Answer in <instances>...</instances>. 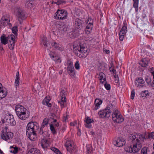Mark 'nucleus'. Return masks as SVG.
Returning <instances> with one entry per match:
<instances>
[{
  "label": "nucleus",
  "instance_id": "nucleus-41",
  "mask_svg": "<svg viewBox=\"0 0 154 154\" xmlns=\"http://www.w3.org/2000/svg\"><path fill=\"white\" fill-rule=\"evenodd\" d=\"M49 98L46 97L42 101V103L43 105H45L46 103H48L50 101Z\"/></svg>",
  "mask_w": 154,
  "mask_h": 154
},
{
  "label": "nucleus",
  "instance_id": "nucleus-21",
  "mask_svg": "<svg viewBox=\"0 0 154 154\" xmlns=\"http://www.w3.org/2000/svg\"><path fill=\"white\" fill-rule=\"evenodd\" d=\"M40 144L41 146L44 149L47 148L49 146L48 140L43 138L41 140Z\"/></svg>",
  "mask_w": 154,
  "mask_h": 154
},
{
  "label": "nucleus",
  "instance_id": "nucleus-45",
  "mask_svg": "<svg viewBox=\"0 0 154 154\" xmlns=\"http://www.w3.org/2000/svg\"><path fill=\"white\" fill-rule=\"evenodd\" d=\"M75 68L76 69H79L80 68V65L79 63V61H77L75 62Z\"/></svg>",
  "mask_w": 154,
  "mask_h": 154
},
{
  "label": "nucleus",
  "instance_id": "nucleus-19",
  "mask_svg": "<svg viewBox=\"0 0 154 154\" xmlns=\"http://www.w3.org/2000/svg\"><path fill=\"white\" fill-rule=\"evenodd\" d=\"M41 44L44 45L45 47L48 48H50V44L48 41H47V38L43 35L41 38Z\"/></svg>",
  "mask_w": 154,
  "mask_h": 154
},
{
  "label": "nucleus",
  "instance_id": "nucleus-54",
  "mask_svg": "<svg viewBox=\"0 0 154 154\" xmlns=\"http://www.w3.org/2000/svg\"><path fill=\"white\" fill-rule=\"evenodd\" d=\"M150 71L151 72V74L153 75V78H154V68L152 67L150 69Z\"/></svg>",
  "mask_w": 154,
  "mask_h": 154
},
{
  "label": "nucleus",
  "instance_id": "nucleus-5",
  "mask_svg": "<svg viewBox=\"0 0 154 154\" xmlns=\"http://www.w3.org/2000/svg\"><path fill=\"white\" fill-rule=\"evenodd\" d=\"M26 109L20 105L16 106L15 111L18 117L20 119L25 120L29 117V115H26Z\"/></svg>",
  "mask_w": 154,
  "mask_h": 154
},
{
  "label": "nucleus",
  "instance_id": "nucleus-39",
  "mask_svg": "<svg viewBox=\"0 0 154 154\" xmlns=\"http://www.w3.org/2000/svg\"><path fill=\"white\" fill-rule=\"evenodd\" d=\"M50 129L51 131L54 134H57V132L55 129L54 125L52 124L50 125Z\"/></svg>",
  "mask_w": 154,
  "mask_h": 154
},
{
  "label": "nucleus",
  "instance_id": "nucleus-63",
  "mask_svg": "<svg viewBox=\"0 0 154 154\" xmlns=\"http://www.w3.org/2000/svg\"><path fill=\"white\" fill-rule=\"evenodd\" d=\"M4 49L2 47V43H0V50L2 51Z\"/></svg>",
  "mask_w": 154,
  "mask_h": 154
},
{
  "label": "nucleus",
  "instance_id": "nucleus-64",
  "mask_svg": "<svg viewBox=\"0 0 154 154\" xmlns=\"http://www.w3.org/2000/svg\"><path fill=\"white\" fill-rule=\"evenodd\" d=\"M77 134L78 135L80 136L81 135V130L80 129H78V132Z\"/></svg>",
  "mask_w": 154,
  "mask_h": 154
},
{
  "label": "nucleus",
  "instance_id": "nucleus-31",
  "mask_svg": "<svg viewBox=\"0 0 154 154\" xmlns=\"http://www.w3.org/2000/svg\"><path fill=\"white\" fill-rule=\"evenodd\" d=\"M7 94V91H4L3 89L0 90V98L2 99L5 97Z\"/></svg>",
  "mask_w": 154,
  "mask_h": 154
},
{
  "label": "nucleus",
  "instance_id": "nucleus-29",
  "mask_svg": "<svg viewBox=\"0 0 154 154\" xmlns=\"http://www.w3.org/2000/svg\"><path fill=\"white\" fill-rule=\"evenodd\" d=\"M9 151L11 153H13L15 154L18 152V148L17 147H14L12 146H11L10 147Z\"/></svg>",
  "mask_w": 154,
  "mask_h": 154
},
{
  "label": "nucleus",
  "instance_id": "nucleus-50",
  "mask_svg": "<svg viewBox=\"0 0 154 154\" xmlns=\"http://www.w3.org/2000/svg\"><path fill=\"white\" fill-rule=\"evenodd\" d=\"M87 23H88V24H90V23H91V24L93 25V20L90 17H89L87 20Z\"/></svg>",
  "mask_w": 154,
  "mask_h": 154
},
{
  "label": "nucleus",
  "instance_id": "nucleus-17",
  "mask_svg": "<svg viewBox=\"0 0 154 154\" xmlns=\"http://www.w3.org/2000/svg\"><path fill=\"white\" fill-rule=\"evenodd\" d=\"M135 82L137 87L140 86L142 87L145 85V82L141 77L136 78Z\"/></svg>",
  "mask_w": 154,
  "mask_h": 154
},
{
  "label": "nucleus",
  "instance_id": "nucleus-34",
  "mask_svg": "<svg viewBox=\"0 0 154 154\" xmlns=\"http://www.w3.org/2000/svg\"><path fill=\"white\" fill-rule=\"evenodd\" d=\"M87 153L86 154H91L93 151V149L91 146L88 145L86 146Z\"/></svg>",
  "mask_w": 154,
  "mask_h": 154
},
{
  "label": "nucleus",
  "instance_id": "nucleus-1",
  "mask_svg": "<svg viewBox=\"0 0 154 154\" xmlns=\"http://www.w3.org/2000/svg\"><path fill=\"white\" fill-rule=\"evenodd\" d=\"M116 106V105L112 103L108 105L106 107L102 110L98 112V114L100 118H109L110 116L111 113L112 119L115 122L119 123L124 121V117L121 114L117 113Z\"/></svg>",
  "mask_w": 154,
  "mask_h": 154
},
{
  "label": "nucleus",
  "instance_id": "nucleus-42",
  "mask_svg": "<svg viewBox=\"0 0 154 154\" xmlns=\"http://www.w3.org/2000/svg\"><path fill=\"white\" fill-rule=\"evenodd\" d=\"M147 149L146 147H143L141 150V154H147Z\"/></svg>",
  "mask_w": 154,
  "mask_h": 154
},
{
  "label": "nucleus",
  "instance_id": "nucleus-57",
  "mask_svg": "<svg viewBox=\"0 0 154 154\" xmlns=\"http://www.w3.org/2000/svg\"><path fill=\"white\" fill-rule=\"evenodd\" d=\"M50 118H51V119H53L54 118L56 117V115L54 113H51L50 114Z\"/></svg>",
  "mask_w": 154,
  "mask_h": 154
},
{
  "label": "nucleus",
  "instance_id": "nucleus-60",
  "mask_svg": "<svg viewBox=\"0 0 154 154\" xmlns=\"http://www.w3.org/2000/svg\"><path fill=\"white\" fill-rule=\"evenodd\" d=\"M46 105L48 107H50L51 106V103L48 102V103H45Z\"/></svg>",
  "mask_w": 154,
  "mask_h": 154
},
{
  "label": "nucleus",
  "instance_id": "nucleus-53",
  "mask_svg": "<svg viewBox=\"0 0 154 154\" xmlns=\"http://www.w3.org/2000/svg\"><path fill=\"white\" fill-rule=\"evenodd\" d=\"M43 124L45 125H47L48 124V120L46 119H45L43 121L42 123Z\"/></svg>",
  "mask_w": 154,
  "mask_h": 154
},
{
  "label": "nucleus",
  "instance_id": "nucleus-46",
  "mask_svg": "<svg viewBox=\"0 0 154 154\" xmlns=\"http://www.w3.org/2000/svg\"><path fill=\"white\" fill-rule=\"evenodd\" d=\"M134 3L133 7L138 6L139 0H133Z\"/></svg>",
  "mask_w": 154,
  "mask_h": 154
},
{
  "label": "nucleus",
  "instance_id": "nucleus-3",
  "mask_svg": "<svg viewBox=\"0 0 154 154\" xmlns=\"http://www.w3.org/2000/svg\"><path fill=\"white\" fill-rule=\"evenodd\" d=\"M38 128V123L35 122H31L28 123L26 127V134L29 138L34 140L36 136V131Z\"/></svg>",
  "mask_w": 154,
  "mask_h": 154
},
{
  "label": "nucleus",
  "instance_id": "nucleus-36",
  "mask_svg": "<svg viewBox=\"0 0 154 154\" xmlns=\"http://www.w3.org/2000/svg\"><path fill=\"white\" fill-rule=\"evenodd\" d=\"M51 149L56 154H62L58 149L54 147H51Z\"/></svg>",
  "mask_w": 154,
  "mask_h": 154
},
{
  "label": "nucleus",
  "instance_id": "nucleus-33",
  "mask_svg": "<svg viewBox=\"0 0 154 154\" xmlns=\"http://www.w3.org/2000/svg\"><path fill=\"white\" fill-rule=\"evenodd\" d=\"M149 94L148 92V91L145 90L142 91L141 92L140 95V97H146L147 96H149Z\"/></svg>",
  "mask_w": 154,
  "mask_h": 154
},
{
  "label": "nucleus",
  "instance_id": "nucleus-38",
  "mask_svg": "<svg viewBox=\"0 0 154 154\" xmlns=\"http://www.w3.org/2000/svg\"><path fill=\"white\" fill-rule=\"evenodd\" d=\"M15 43L13 42H9L8 43V47L11 50H13L14 47Z\"/></svg>",
  "mask_w": 154,
  "mask_h": 154
},
{
  "label": "nucleus",
  "instance_id": "nucleus-26",
  "mask_svg": "<svg viewBox=\"0 0 154 154\" xmlns=\"http://www.w3.org/2000/svg\"><path fill=\"white\" fill-rule=\"evenodd\" d=\"M59 30H60V32L61 33L63 34L68 31L69 28L66 25H64Z\"/></svg>",
  "mask_w": 154,
  "mask_h": 154
},
{
  "label": "nucleus",
  "instance_id": "nucleus-7",
  "mask_svg": "<svg viewBox=\"0 0 154 154\" xmlns=\"http://www.w3.org/2000/svg\"><path fill=\"white\" fill-rule=\"evenodd\" d=\"M67 13L66 11L63 10H57L55 13L54 18L55 19L58 20H64L66 19L67 17Z\"/></svg>",
  "mask_w": 154,
  "mask_h": 154
},
{
  "label": "nucleus",
  "instance_id": "nucleus-28",
  "mask_svg": "<svg viewBox=\"0 0 154 154\" xmlns=\"http://www.w3.org/2000/svg\"><path fill=\"white\" fill-rule=\"evenodd\" d=\"M28 154H40L39 150L35 148H32L29 150Z\"/></svg>",
  "mask_w": 154,
  "mask_h": 154
},
{
  "label": "nucleus",
  "instance_id": "nucleus-18",
  "mask_svg": "<svg viewBox=\"0 0 154 154\" xmlns=\"http://www.w3.org/2000/svg\"><path fill=\"white\" fill-rule=\"evenodd\" d=\"M84 122L86 123L85 124V126L88 128H91L92 125L91 124L94 122L93 120L91 119L89 117H86Z\"/></svg>",
  "mask_w": 154,
  "mask_h": 154
},
{
  "label": "nucleus",
  "instance_id": "nucleus-11",
  "mask_svg": "<svg viewBox=\"0 0 154 154\" xmlns=\"http://www.w3.org/2000/svg\"><path fill=\"white\" fill-rule=\"evenodd\" d=\"M4 121L7 123L8 125L11 126L15 125L16 122L14 120L13 115H9L6 116L5 118Z\"/></svg>",
  "mask_w": 154,
  "mask_h": 154
},
{
  "label": "nucleus",
  "instance_id": "nucleus-43",
  "mask_svg": "<svg viewBox=\"0 0 154 154\" xmlns=\"http://www.w3.org/2000/svg\"><path fill=\"white\" fill-rule=\"evenodd\" d=\"M44 132L43 129H40L39 131H38V134L39 136H42L44 137Z\"/></svg>",
  "mask_w": 154,
  "mask_h": 154
},
{
  "label": "nucleus",
  "instance_id": "nucleus-6",
  "mask_svg": "<svg viewBox=\"0 0 154 154\" xmlns=\"http://www.w3.org/2000/svg\"><path fill=\"white\" fill-rule=\"evenodd\" d=\"M65 143V146L66 147L67 151L71 154L75 153L76 152V147L70 138H67Z\"/></svg>",
  "mask_w": 154,
  "mask_h": 154
},
{
  "label": "nucleus",
  "instance_id": "nucleus-61",
  "mask_svg": "<svg viewBox=\"0 0 154 154\" xmlns=\"http://www.w3.org/2000/svg\"><path fill=\"white\" fill-rule=\"evenodd\" d=\"M68 115H66V116L65 117L64 116V118H63V121H65V122L66 121V120L68 119Z\"/></svg>",
  "mask_w": 154,
  "mask_h": 154
},
{
  "label": "nucleus",
  "instance_id": "nucleus-52",
  "mask_svg": "<svg viewBox=\"0 0 154 154\" xmlns=\"http://www.w3.org/2000/svg\"><path fill=\"white\" fill-rule=\"evenodd\" d=\"M135 92L134 91H132L131 92V99L133 100L135 96Z\"/></svg>",
  "mask_w": 154,
  "mask_h": 154
},
{
  "label": "nucleus",
  "instance_id": "nucleus-44",
  "mask_svg": "<svg viewBox=\"0 0 154 154\" xmlns=\"http://www.w3.org/2000/svg\"><path fill=\"white\" fill-rule=\"evenodd\" d=\"M104 86L106 89L107 90H109L110 89V85L109 84L107 83L106 82L104 84Z\"/></svg>",
  "mask_w": 154,
  "mask_h": 154
},
{
  "label": "nucleus",
  "instance_id": "nucleus-22",
  "mask_svg": "<svg viewBox=\"0 0 154 154\" xmlns=\"http://www.w3.org/2000/svg\"><path fill=\"white\" fill-rule=\"evenodd\" d=\"M102 103V101L99 99H96L94 101L95 106L94 107L93 109L95 110L98 109L100 107V106Z\"/></svg>",
  "mask_w": 154,
  "mask_h": 154
},
{
  "label": "nucleus",
  "instance_id": "nucleus-48",
  "mask_svg": "<svg viewBox=\"0 0 154 154\" xmlns=\"http://www.w3.org/2000/svg\"><path fill=\"white\" fill-rule=\"evenodd\" d=\"M81 13L80 10L79 9H76L75 10L74 14L76 15H80Z\"/></svg>",
  "mask_w": 154,
  "mask_h": 154
},
{
  "label": "nucleus",
  "instance_id": "nucleus-24",
  "mask_svg": "<svg viewBox=\"0 0 154 154\" xmlns=\"http://www.w3.org/2000/svg\"><path fill=\"white\" fill-rule=\"evenodd\" d=\"M93 27V26L91 23L88 24L85 28V30L86 33L87 34H90L92 31Z\"/></svg>",
  "mask_w": 154,
  "mask_h": 154
},
{
  "label": "nucleus",
  "instance_id": "nucleus-9",
  "mask_svg": "<svg viewBox=\"0 0 154 154\" xmlns=\"http://www.w3.org/2000/svg\"><path fill=\"white\" fill-rule=\"evenodd\" d=\"M13 136L14 134L12 132L10 131L6 132L5 130L3 131V133H1V136L2 139L7 141L12 139Z\"/></svg>",
  "mask_w": 154,
  "mask_h": 154
},
{
  "label": "nucleus",
  "instance_id": "nucleus-51",
  "mask_svg": "<svg viewBox=\"0 0 154 154\" xmlns=\"http://www.w3.org/2000/svg\"><path fill=\"white\" fill-rule=\"evenodd\" d=\"M20 79H15V86L17 87V86H18L19 84V80Z\"/></svg>",
  "mask_w": 154,
  "mask_h": 154
},
{
  "label": "nucleus",
  "instance_id": "nucleus-23",
  "mask_svg": "<svg viewBox=\"0 0 154 154\" xmlns=\"http://www.w3.org/2000/svg\"><path fill=\"white\" fill-rule=\"evenodd\" d=\"M0 39L1 43L5 45L8 43V36L6 37L5 35L3 34L1 36Z\"/></svg>",
  "mask_w": 154,
  "mask_h": 154
},
{
  "label": "nucleus",
  "instance_id": "nucleus-14",
  "mask_svg": "<svg viewBox=\"0 0 154 154\" xmlns=\"http://www.w3.org/2000/svg\"><path fill=\"white\" fill-rule=\"evenodd\" d=\"M68 74L72 77H74L75 75V69L72 63H70L68 65L67 69Z\"/></svg>",
  "mask_w": 154,
  "mask_h": 154
},
{
  "label": "nucleus",
  "instance_id": "nucleus-4",
  "mask_svg": "<svg viewBox=\"0 0 154 154\" xmlns=\"http://www.w3.org/2000/svg\"><path fill=\"white\" fill-rule=\"evenodd\" d=\"M73 51L79 57L85 58L88 54L89 50L85 46V45L79 43L77 45H73Z\"/></svg>",
  "mask_w": 154,
  "mask_h": 154
},
{
  "label": "nucleus",
  "instance_id": "nucleus-35",
  "mask_svg": "<svg viewBox=\"0 0 154 154\" xmlns=\"http://www.w3.org/2000/svg\"><path fill=\"white\" fill-rule=\"evenodd\" d=\"M15 36L13 34H11L8 35V39H10L9 42H13L14 43H15Z\"/></svg>",
  "mask_w": 154,
  "mask_h": 154
},
{
  "label": "nucleus",
  "instance_id": "nucleus-40",
  "mask_svg": "<svg viewBox=\"0 0 154 154\" xmlns=\"http://www.w3.org/2000/svg\"><path fill=\"white\" fill-rule=\"evenodd\" d=\"M145 80L146 82L149 85H151L152 86V83H151V80L150 77H146Z\"/></svg>",
  "mask_w": 154,
  "mask_h": 154
},
{
  "label": "nucleus",
  "instance_id": "nucleus-2",
  "mask_svg": "<svg viewBox=\"0 0 154 154\" xmlns=\"http://www.w3.org/2000/svg\"><path fill=\"white\" fill-rule=\"evenodd\" d=\"M146 139L143 134L138 133H134L130 135L129 140L133 144V147H128L126 150L127 152L135 153L140 150L142 147V143L143 140Z\"/></svg>",
  "mask_w": 154,
  "mask_h": 154
},
{
  "label": "nucleus",
  "instance_id": "nucleus-32",
  "mask_svg": "<svg viewBox=\"0 0 154 154\" xmlns=\"http://www.w3.org/2000/svg\"><path fill=\"white\" fill-rule=\"evenodd\" d=\"M127 31V27L126 26H123L120 32V35H125Z\"/></svg>",
  "mask_w": 154,
  "mask_h": 154
},
{
  "label": "nucleus",
  "instance_id": "nucleus-47",
  "mask_svg": "<svg viewBox=\"0 0 154 154\" xmlns=\"http://www.w3.org/2000/svg\"><path fill=\"white\" fill-rule=\"evenodd\" d=\"M148 138L154 139V132H152L149 134Z\"/></svg>",
  "mask_w": 154,
  "mask_h": 154
},
{
  "label": "nucleus",
  "instance_id": "nucleus-20",
  "mask_svg": "<svg viewBox=\"0 0 154 154\" xmlns=\"http://www.w3.org/2000/svg\"><path fill=\"white\" fill-rule=\"evenodd\" d=\"M51 45L54 48L61 51H63V48L58 43H57L55 42H53L51 43Z\"/></svg>",
  "mask_w": 154,
  "mask_h": 154
},
{
  "label": "nucleus",
  "instance_id": "nucleus-49",
  "mask_svg": "<svg viewBox=\"0 0 154 154\" xmlns=\"http://www.w3.org/2000/svg\"><path fill=\"white\" fill-rule=\"evenodd\" d=\"M63 3H66V1H65L60 0L57 1L56 2V4L59 5Z\"/></svg>",
  "mask_w": 154,
  "mask_h": 154
},
{
  "label": "nucleus",
  "instance_id": "nucleus-30",
  "mask_svg": "<svg viewBox=\"0 0 154 154\" xmlns=\"http://www.w3.org/2000/svg\"><path fill=\"white\" fill-rule=\"evenodd\" d=\"M99 78H100V81L101 82H102L103 84L104 81H106V78L105 77V74L103 72L100 73L99 74Z\"/></svg>",
  "mask_w": 154,
  "mask_h": 154
},
{
  "label": "nucleus",
  "instance_id": "nucleus-56",
  "mask_svg": "<svg viewBox=\"0 0 154 154\" xmlns=\"http://www.w3.org/2000/svg\"><path fill=\"white\" fill-rule=\"evenodd\" d=\"M149 20L152 25L153 26L154 25V20L153 19L152 17H150Z\"/></svg>",
  "mask_w": 154,
  "mask_h": 154
},
{
  "label": "nucleus",
  "instance_id": "nucleus-37",
  "mask_svg": "<svg viewBox=\"0 0 154 154\" xmlns=\"http://www.w3.org/2000/svg\"><path fill=\"white\" fill-rule=\"evenodd\" d=\"M17 26H15L12 28V32L15 35L17 36Z\"/></svg>",
  "mask_w": 154,
  "mask_h": 154
},
{
  "label": "nucleus",
  "instance_id": "nucleus-25",
  "mask_svg": "<svg viewBox=\"0 0 154 154\" xmlns=\"http://www.w3.org/2000/svg\"><path fill=\"white\" fill-rule=\"evenodd\" d=\"M33 1L31 0H26L25 3V6L27 8H31L33 7Z\"/></svg>",
  "mask_w": 154,
  "mask_h": 154
},
{
  "label": "nucleus",
  "instance_id": "nucleus-8",
  "mask_svg": "<svg viewBox=\"0 0 154 154\" xmlns=\"http://www.w3.org/2000/svg\"><path fill=\"white\" fill-rule=\"evenodd\" d=\"M16 15L20 24H21L22 23L21 20H23L26 18L25 12L24 10L21 8H19L17 9Z\"/></svg>",
  "mask_w": 154,
  "mask_h": 154
},
{
  "label": "nucleus",
  "instance_id": "nucleus-62",
  "mask_svg": "<svg viewBox=\"0 0 154 154\" xmlns=\"http://www.w3.org/2000/svg\"><path fill=\"white\" fill-rule=\"evenodd\" d=\"M8 129V127H5V128H4V129L3 130H2V131H1V133H3V131H4V130H5V131H6V132H8L7 131V129Z\"/></svg>",
  "mask_w": 154,
  "mask_h": 154
},
{
  "label": "nucleus",
  "instance_id": "nucleus-58",
  "mask_svg": "<svg viewBox=\"0 0 154 154\" xmlns=\"http://www.w3.org/2000/svg\"><path fill=\"white\" fill-rule=\"evenodd\" d=\"M109 69L110 71H112L113 74H115L116 72V70L114 69H111V68H109Z\"/></svg>",
  "mask_w": 154,
  "mask_h": 154
},
{
  "label": "nucleus",
  "instance_id": "nucleus-15",
  "mask_svg": "<svg viewBox=\"0 0 154 154\" xmlns=\"http://www.w3.org/2000/svg\"><path fill=\"white\" fill-rule=\"evenodd\" d=\"M114 145L118 147L123 146L125 143V140L121 137H119L117 140H115L113 142Z\"/></svg>",
  "mask_w": 154,
  "mask_h": 154
},
{
  "label": "nucleus",
  "instance_id": "nucleus-55",
  "mask_svg": "<svg viewBox=\"0 0 154 154\" xmlns=\"http://www.w3.org/2000/svg\"><path fill=\"white\" fill-rule=\"evenodd\" d=\"M119 40L120 41H122L123 40L124 37V35H120L119 34Z\"/></svg>",
  "mask_w": 154,
  "mask_h": 154
},
{
  "label": "nucleus",
  "instance_id": "nucleus-10",
  "mask_svg": "<svg viewBox=\"0 0 154 154\" xmlns=\"http://www.w3.org/2000/svg\"><path fill=\"white\" fill-rule=\"evenodd\" d=\"M50 57L55 62L59 63L61 62L59 54L54 51H51L49 54Z\"/></svg>",
  "mask_w": 154,
  "mask_h": 154
},
{
  "label": "nucleus",
  "instance_id": "nucleus-59",
  "mask_svg": "<svg viewBox=\"0 0 154 154\" xmlns=\"http://www.w3.org/2000/svg\"><path fill=\"white\" fill-rule=\"evenodd\" d=\"M16 79H20L19 73V72H17L16 76Z\"/></svg>",
  "mask_w": 154,
  "mask_h": 154
},
{
  "label": "nucleus",
  "instance_id": "nucleus-27",
  "mask_svg": "<svg viewBox=\"0 0 154 154\" xmlns=\"http://www.w3.org/2000/svg\"><path fill=\"white\" fill-rule=\"evenodd\" d=\"M148 64V61L145 59H143L141 60L139 64L141 65L142 67H146Z\"/></svg>",
  "mask_w": 154,
  "mask_h": 154
},
{
  "label": "nucleus",
  "instance_id": "nucleus-16",
  "mask_svg": "<svg viewBox=\"0 0 154 154\" xmlns=\"http://www.w3.org/2000/svg\"><path fill=\"white\" fill-rule=\"evenodd\" d=\"M84 22L81 19L77 18L75 21V26L76 28L79 29H81L83 27Z\"/></svg>",
  "mask_w": 154,
  "mask_h": 154
},
{
  "label": "nucleus",
  "instance_id": "nucleus-12",
  "mask_svg": "<svg viewBox=\"0 0 154 154\" xmlns=\"http://www.w3.org/2000/svg\"><path fill=\"white\" fill-rule=\"evenodd\" d=\"M66 94V91L63 90L61 91L60 94V96L61 97V101H59L58 103H60V106L62 108H63L64 107V103L66 102L65 99Z\"/></svg>",
  "mask_w": 154,
  "mask_h": 154
},
{
  "label": "nucleus",
  "instance_id": "nucleus-13",
  "mask_svg": "<svg viewBox=\"0 0 154 154\" xmlns=\"http://www.w3.org/2000/svg\"><path fill=\"white\" fill-rule=\"evenodd\" d=\"M10 20L7 19L5 16H2L0 20V28H4L8 25Z\"/></svg>",
  "mask_w": 154,
  "mask_h": 154
}]
</instances>
